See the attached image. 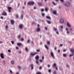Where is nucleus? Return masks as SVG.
I'll return each instance as SVG.
<instances>
[{
  "label": "nucleus",
  "mask_w": 74,
  "mask_h": 74,
  "mask_svg": "<svg viewBox=\"0 0 74 74\" xmlns=\"http://www.w3.org/2000/svg\"><path fill=\"white\" fill-rule=\"evenodd\" d=\"M64 5L66 7H70L71 5L70 3L69 2H66L64 3Z\"/></svg>",
  "instance_id": "f257e3e1"
},
{
  "label": "nucleus",
  "mask_w": 74,
  "mask_h": 74,
  "mask_svg": "<svg viewBox=\"0 0 74 74\" xmlns=\"http://www.w3.org/2000/svg\"><path fill=\"white\" fill-rule=\"evenodd\" d=\"M58 28L60 31L62 32H63V25H60L58 26Z\"/></svg>",
  "instance_id": "f03ea898"
},
{
  "label": "nucleus",
  "mask_w": 74,
  "mask_h": 74,
  "mask_svg": "<svg viewBox=\"0 0 74 74\" xmlns=\"http://www.w3.org/2000/svg\"><path fill=\"white\" fill-rule=\"evenodd\" d=\"M50 55L53 59H55V56H54V53H53V52L51 51Z\"/></svg>",
  "instance_id": "7ed1b4c3"
},
{
  "label": "nucleus",
  "mask_w": 74,
  "mask_h": 74,
  "mask_svg": "<svg viewBox=\"0 0 74 74\" xmlns=\"http://www.w3.org/2000/svg\"><path fill=\"white\" fill-rule=\"evenodd\" d=\"M65 30L66 31V33L67 34H69L70 33V32H69V29L67 27L65 28Z\"/></svg>",
  "instance_id": "20e7f679"
},
{
  "label": "nucleus",
  "mask_w": 74,
  "mask_h": 74,
  "mask_svg": "<svg viewBox=\"0 0 74 74\" xmlns=\"http://www.w3.org/2000/svg\"><path fill=\"white\" fill-rule=\"evenodd\" d=\"M34 4V1H29L27 3L28 5H33Z\"/></svg>",
  "instance_id": "39448f33"
},
{
  "label": "nucleus",
  "mask_w": 74,
  "mask_h": 74,
  "mask_svg": "<svg viewBox=\"0 0 74 74\" xmlns=\"http://www.w3.org/2000/svg\"><path fill=\"white\" fill-rule=\"evenodd\" d=\"M37 54V52H35L34 53H31L30 55L31 56H34L35 55Z\"/></svg>",
  "instance_id": "423d86ee"
},
{
  "label": "nucleus",
  "mask_w": 74,
  "mask_h": 74,
  "mask_svg": "<svg viewBox=\"0 0 74 74\" xmlns=\"http://www.w3.org/2000/svg\"><path fill=\"white\" fill-rule=\"evenodd\" d=\"M60 22L61 23L63 24V23H64V19H63V18H61L60 20Z\"/></svg>",
  "instance_id": "0eeeda50"
},
{
  "label": "nucleus",
  "mask_w": 74,
  "mask_h": 74,
  "mask_svg": "<svg viewBox=\"0 0 74 74\" xmlns=\"http://www.w3.org/2000/svg\"><path fill=\"white\" fill-rule=\"evenodd\" d=\"M2 15H5L6 16L7 15V13L5 11L3 10V12L2 13Z\"/></svg>",
  "instance_id": "6e6552de"
},
{
  "label": "nucleus",
  "mask_w": 74,
  "mask_h": 74,
  "mask_svg": "<svg viewBox=\"0 0 74 74\" xmlns=\"http://www.w3.org/2000/svg\"><path fill=\"white\" fill-rule=\"evenodd\" d=\"M8 11L11 12V10L12 9V8L11 7H8Z\"/></svg>",
  "instance_id": "1a4fd4ad"
},
{
  "label": "nucleus",
  "mask_w": 74,
  "mask_h": 74,
  "mask_svg": "<svg viewBox=\"0 0 74 74\" xmlns=\"http://www.w3.org/2000/svg\"><path fill=\"white\" fill-rule=\"evenodd\" d=\"M66 25L68 27H71V25H70L69 23L67 22Z\"/></svg>",
  "instance_id": "9d476101"
},
{
  "label": "nucleus",
  "mask_w": 74,
  "mask_h": 74,
  "mask_svg": "<svg viewBox=\"0 0 74 74\" xmlns=\"http://www.w3.org/2000/svg\"><path fill=\"white\" fill-rule=\"evenodd\" d=\"M1 58L2 59H3L4 58V54L3 53H1Z\"/></svg>",
  "instance_id": "9b49d317"
},
{
  "label": "nucleus",
  "mask_w": 74,
  "mask_h": 74,
  "mask_svg": "<svg viewBox=\"0 0 74 74\" xmlns=\"http://www.w3.org/2000/svg\"><path fill=\"white\" fill-rule=\"evenodd\" d=\"M17 45L19 46H21L22 45V44L21 43H18L17 44Z\"/></svg>",
  "instance_id": "f8f14e48"
},
{
  "label": "nucleus",
  "mask_w": 74,
  "mask_h": 74,
  "mask_svg": "<svg viewBox=\"0 0 74 74\" xmlns=\"http://www.w3.org/2000/svg\"><path fill=\"white\" fill-rule=\"evenodd\" d=\"M10 22L11 25H14V21L13 20H12L10 21Z\"/></svg>",
  "instance_id": "ddd939ff"
},
{
  "label": "nucleus",
  "mask_w": 74,
  "mask_h": 74,
  "mask_svg": "<svg viewBox=\"0 0 74 74\" xmlns=\"http://www.w3.org/2000/svg\"><path fill=\"white\" fill-rule=\"evenodd\" d=\"M57 12H56V10H54L53 11V13L54 15H56Z\"/></svg>",
  "instance_id": "4468645a"
},
{
  "label": "nucleus",
  "mask_w": 74,
  "mask_h": 74,
  "mask_svg": "<svg viewBox=\"0 0 74 74\" xmlns=\"http://www.w3.org/2000/svg\"><path fill=\"white\" fill-rule=\"evenodd\" d=\"M71 52H72V53H74V49H71L70 50Z\"/></svg>",
  "instance_id": "2eb2a0df"
},
{
  "label": "nucleus",
  "mask_w": 74,
  "mask_h": 74,
  "mask_svg": "<svg viewBox=\"0 0 74 74\" xmlns=\"http://www.w3.org/2000/svg\"><path fill=\"white\" fill-rule=\"evenodd\" d=\"M19 27L20 29H22L23 27V25L20 24L19 25Z\"/></svg>",
  "instance_id": "dca6fc26"
},
{
  "label": "nucleus",
  "mask_w": 74,
  "mask_h": 74,
  "mask_svg": "<svg viewBox=\"0 0 74 74\" xmlns=\"http://www.w3.org/2000/svg\"><path fill=\"white\" fill-rule=\"evenodd\" d=\"M30 66L31 67L32 70H33L34 69L33 66H34V65H33V64H31V65Z\"/></svg>",
  "instance_id": "f3484780"
},
{
  "label": "nucleus",
  "mask_w": 74,
  "mask_h": 74,
  "mask_svg": "<svg viewBox=\"0 0 74 74\" xmlns=\"http://www.w3.org/2000/svg\"><path fill=\"white\" fill-rule=\"evenodd\" d=\"M36 31L37 32H40V28L39 27H38Z\"/></svg>",
  "instance_id": "a211bd4d"
},
{
  "label": "nucleus",
  "mask_w": 74,
  "mask_h": 74,
  "mask_svg": "<svg viewBox=\"0 0 74 74\" xmlns=\"http://www.w3.org/2000/svg\"><path fill=\"white\" fill-rule=\"evenodd\" d=\"M16 17L17 18V19H18V18H19V15H18V14H16Z\"/></svg>",
  "instance_id": "6ab92c4d"
},
{
  "label": "nucleus",
  "mask_w": 74,
  "mask_h": 74,
  "mask_svg": "<svg viewBox=\"0 0 74 74\" xmlns=\"http://www.w3.org/2000/svg\"><path fill=\"white\" fill-rule=\"evenodd\" d=\"M39 58V56L38 55L37 56L35 57V59H36V60H38V59Z\"/></svg>",
  "instance_id": "aec40b11"
},
{
  "label": "nucleus",
  "mask_w": 74,
  "mask_h": 74,
  "mask_svg": "<svg viewBox=\"0 0 74 74\" xmlns=\"http://www.w3.org/2000/svg\"><path fill=\"white\" fill-rule=\"evenodd\" d=\"M11 64H14V63H15V61L14 60H12V61L11 62Z\"/></svg>",
  "instance_id": "412c9836"
},
{
  "label": "nucleus",
  "mask_w": 74,
  "mask_h": 74,
  "mask_svg": "<svg viewBox=\"0 0 74 74\" xmlns=\"http://www.w3.org/2000/svg\"><path fill=\"white\" fill-rule=\"evenodd\" d=\"M51 44V42L50 41H47V45H50V44Z\"/></svg>",
  "instance_id": "4be33fe9"
},
{
  "label": "nucleus",
  "mask_w": 74,
  "mask_h": 74,
  "mask_svg": "<svg viewBox=\"0 0 74 74\" xmlns=\"http://www.w3.org/2000/svg\"><path fill=\"white\" fill-rule=\"evenodd\" d=\"M53 74H57V72H56V71H53Z\"/></svg>",
  "instance_id": "5701e85b"
},
{
  "label": "nucleus",
  "mask_w": 74,
  "mask_h": 74,
  "mask_svg": "<svg viewBox=\"0 0 74 74\" xmlns=\"http://www.w3.org/2000/svg\"><path fill=\"white\" fill-rule=\"evenodd\" d=\"M38 4L39 6H41V5H42V4L40 2L38 3Z\"/></svg>",
  "instance_id": "b1692460"
},
{
  "label": "nucleus",
  "mask_w": 74,
  "mask_h": 74,
  "mask_svg": "<svg viewBox=\"0 0 74 74\" xmlns=\"http://www.w3.org/2000/svg\"><path fill=\"white\" fill-rule=\"evenodd\" d=\"M63 56L65 58L67 57V54L65 53L63 54Z\"/></svg>",
  "instance_id": "393cba45"
},
{
  "label": "nucleus",
  "mask_w": 74,
  "mask_h": 74,
  "mask_svg": "<svg viewBox=\"0 0 74 74\" xmlns=\"http://www.w3.org/2000/svg\"><path fill=\"white\" fill-rule=\"evenodd\" d=\"M45 47L47 49H49V48H48V47L45 45Z\"/></svg>",
  "instance_id": "a878e982"
},
{
  "label": "nucleus",
  "mask_w": 74,
  "mask_h": 74,
  "mask_svg": "<svg viewBox=\"0 0 74 74\" xmlns=\"http://www.w3.org/2000/svg\"><path fill=\"white\" fill-rule=\"evenodd\" d=\"M18 69H19V70H21V69H22V67H21V66L19 65H18Z\"/></svg>",
  "instance_id": "bb28decb"
},
{
  "label": "nucleus",
  "mask_w": 74,
  "mask_h": 74,
  "mask_svg": "<svg viewBox=\"0 0 74 74\" xmlns=\"http://www.w3.org/2000/svg\"><path fill=\"white\" fill-rule=\"evenodd\" d=\"M5 62L4 60L3 61V65H5Z\"/></svg>",
  "instance_id": "cd10ccee"
},
{
  "label": "nucleus",
  "mask_w": 74,
  "mask_h": 74,
  "mask_svg": "<svg viewBox=\"0 0 74 74\" xmlns=\"http://www.w3.org/2000/svg\"><path fill=\"white\" fill-rule=\"evenodd\" d=\"M51 69H49L48 70V72L49 73H51Z\"/></svg>",
  "instance_id": "c85d7f7f"
},
{
  "label": "nucleus",
  "mask_w": 74,
  "mask_h": 74,
  "mask_svg": "<svg viewBox=\"0 0 74 74\" xmlns=\"http://www.w3.org/2000/svg\"><path fill=\"white\" fill-rule=\"evenodd\" d=\"M45 29L46 30H48V27H47L45 26Z\"/></svg>",
  "instance_id": "c756f323"
},
{
  "label": "nucleus",
  "mask_w": 74,
  "mask_h": 74,
  "mask_svg": "<svg viewBox=\"0 0 74 74\" xmlns=\"http://www.w3.org/2000/svg\"><path fill=\"white\" fill-rule=\"evenodd\" d=\"M52 4H53V5H57V4L55 3L54 1L52 2Z\"/></svg>",
  "instance_id": "7c9ffc66"
},
{
  "label": "nucleus",
  "mask_w": 74,
  "mask_h": 74,
  "mask_svg": "<svg viewBox=\"0 0 74 74\" xmlns=\"http://www.w3.org/2000/svg\"><path fill=\"white\" fill-rule=\"evenodd\" d=\"M56 64H53V67H56Z\"/></svg>",
  "instance_id": "2f4dec72"
},
{
  "label": "nucleus",
  "mask_w": 74,
  "mask_h": 74,
  "mask_svg": "<svg viewBox=\"0 0 74 74\" xmlns=\"http://www.w3.org/2000/svg\"><path fill=\"white\" fill-rule=\"evenodd\" d=\"M25 51H26L27 52H28V49L27 48V47H25Z\"/></svg>",
  "instance_id": "473e14b6"
},
{
  "label": "nucleus",
  "mask_w": 74,
  "mask_h": 74,
  "mask_svg": "<svg viewBox=\"0 0 74 74\" xmlns=\"http://www.w3.org/2000/svg\"><path fill=\"white\" fill-rule=\"evenodd\" d=\"M47 18H48V19H50L51 17L49 16H46Z\"/></svg>",
  "instance_id": "72a5a7b5"
},
{
  "label": "nucleus",
  "mask_w": 74,
  "mask_h": 74,
  "mask_svg": "<svg viewBox=\"0 0 74 74\" xmlns=\"http://www.w3.org/2000/svg\"><path fill=\"white\" fill-rule=\"evenodd\" d=\"M66 67H67L69 68V67H70V65H69L68 64H66Z\"/></svg>",
  "instance_id": "f704fd0d"
},
{
  "label": "nucleus",
  "mask_w": 74,
  "mask_h": 74,
  "mask_svg": "<svg viewBox=\"0 0 74 74\" xmlns=\"http://www.w3.org/2000/svg\"><path fill=\"white\" fill-rule=\"evenodd\" d=\"M21 19H23V15H21Z\"/></svg>",
  "instance_id": "c9c22d12"
},
{
  "label": "nucleus",
  "mask_w": 74,
  "mask_h": 74,
  "mask_svg": "<svg viewBox=\"0 0 74 74\" xmlns=\"http://www.w3.org/2000/svg\"><path fill=\"white\" fill-rule=\"evenodd\" d=\"M53 30H54V31H57V29L55 28H53Z\"/></svg>",
  "instance_id": "e433bc0d"
},
{
  "label": "nucleus",
  "mask_w": 74,
  "mask_h": 74,
  "mask_svg": "<svg viewBox=\"0 0 74 74\" xmlns=\"http://www.w3.org/2000/svg\"><path fill=\"white\" fill-rule=\"evenodd\" d=\"M48 8H45V11H48Z\"/></svg>",
  "instance_id": "4c0bfd02"
},
{
  "label": "nucleus",
  "mask_w": 74,
  "mask_h": 74,
  "mask_svg": "<svg viewBox=\"0 0 74 74\" xmlns=\"http://www.w3.org/2000/svg\"><path fill=\"white\" fill-rule=\"evenodd\" d=\"M42 16H44L45 15V13H42Z\"/></svg>",
  "instance_id": "58836bf2"
},
{
  "label": "nucleus",
  "mask_w": 74,
  "mask_h": 74,
  "mask_svg": "<svg viewBox=\"0 0 74 74\" xmlns=\"http://www.w3.org/2000/svg\"><path fill=\"white\" fill-rule=\"evenodd\" d=\"M11 42V43L12 44H13V45L14 44V41H12Z\"/></svg>",
  "instance_id": "ea45409f"
},
{
  "label": "nucleus",
  "mask_w": 74,
  "mask_h": 74,
  "mask_svg": "<svg viewBox=\"0 0 74 74\" xmlns=\"http://www.w3.org/2000/svg\"><path fill=\"white\" fill-rule=\"evenodd\" d=\"M47 22L48 23H49V24L51 23V22L50 21H47Z\"/></svg>",
  "instance_id": "a19ab883"
},
{
  "label": "nucleus",
  "mask_w": 74,
  "mask_h": 74,
  "mask_svg": "<svg viewBox=\"0 0 74 74\" xmlns=\"http://www.w3.org/2000/svg\"><path fill=\"white\" fill-rule=\"evenodd\" d=\"M36 64H38V60H36Z\"/></svg>",
  "instance_id": "79ce46f5"
},
{
  "label": "nucleus",
  "mask_w": 74,
  "mask_h": 74,
  "mask_svg": "<svg viewBox=\"0 0 74 74\" xmlns=\"http://www.w3.org/2000/svg\"><path fill=\"white\" fill-rule=\"evenodd\" d=\"M44 56H42V60H44Z\"/></svg>",
  "instance_id": "37998d69"
},
{
  "label": "nucleus",
  "mask_w": 74,
  "mask_h": 74,
  "mask_svg": "<svg viewBox=\"0 0 74 74\" xmlns=\"http://www.w3.org/2000/svg\"><path fill=\"white\" fill-rule=\"evenodd\" d=\"M36 74H41V73L40 72H38L36 73Z\"/></svg>",
  "instance_id": "c03bdc74"
},
{
  "label": "nucleus",
  "mask_w": 74,
  "mask_h": 74,
  "mask_svg": "<svg viewBox=\"0 0 74 74\" xmlns=\"http://www.w3.org/2000/svg\"><path fill=\"white\" fill-rule=\"evenodd\" d=\"M73 55L74 54H70L69 55V56H70V57H71V56H73Z\"/></svg>",
  "instance_id": "a18cd8bd"
},
{
  "label": "nucleus",
  "mask_w": 74,
  "mask_h": 74,
  "mask_svg": "<svg viewBox=\"0 0 74 74\" xmlns=\"http://www.w3.org/2000/svg\"><path fill=\"white\" fill-rule=\"evenodd\" d=\"M10 73L11 74H12V71L11 70H10Z\"/></svg>",
  "instance_id": "49530a36"
},
{
  "label": "nucleus",
  "mask_w": 74,
  "mask_h": 74,
  "mask_svg": "<svg viewBox=\"0 0 74 74\" xmlns=\"http://www.w3.org/2000/svg\"><path fill=\"white\" fill-rule=\"evenodd\" d=\"M21 40L22 41H24V39H23V38H21Z\"/></svg>",
  "instance_id": "de8ad7c7"
},
{
  "label": "nucleus",
  "mask_w": 74,
  "mask_h": 74,
  "mask_svg": "<svg viewBox=\"0 0 74 74\" xmlns=\"http://www.w3.org/2000/svg\"><path fill=\"white\" fill-rule=\"evenodd\" d=\"M21 38V36L19 35L18 37V38Z\"/></svg>",
  "instance_id": "09e8293b"
},
{
  "label": "nucleus",
  "mask_w": 74,
  "mask_h": 74,
  "mask_svg": "<svg viewBox=\"0 0 74 74\" xmlns=\"http://www.w3.org/2000/svg\"><path fill=\"white\" fill-rule=\"evenodd\" d=\"M5 28L6 29H8V25H6L5 26Z\"/></svg>",
  "instance_id": "8fccbe9b"
},
{
  "label": "nucleus",
  "mask_w": 74,
  "mask_h": 74,
  "mask_svg": "<svg viewBox=\"0 0 74 74\" xmlns=\"http://www.w3.org/2000/svg\"><path fill=\"white\" fill-rule=\"evenodd\" d=\"M19 5H20V3H18V7H19Z\"/></svg>",
  "instance_id": "3c124183"
},
{
  "label": "nucleus",
  "mask_w": 74,
  "mask_h": 74,
  "mask_svg": "<svg viewBox=\"0 0 74 74\" xmlns=\"http://www.w3.org/2000/svg\"><path fill=\"white\" fill-rule=\"evenodd\" d=\"M56 34H59V32H58V31H57L56 32Z\"/></svg>",
  "instance_id": "603ef678"
},
{
  "label": "nucleus",
  "mask_w": 74,
  "mask_h": 74,
  "mask_svg": "<svg viewBox=\"0 0 74 74\" xmlns=\"http://www.w3.org/2000/svg\"><path fill=\"white\" fill-rule=\"evenodd\" d=\"M36 51H37V52H40V49H38L36 50Z\"/></svg>",
  "instance_id": "864d4df0"
},
{
  "label": "nucleus",
  "mask_w": 74,
  "mask_h": 74,
  "mask_svg": "<svg viewBox=\"0 0 74 74\" xmlns=\"http://www.w3.org/2000/svg\"><path fill=\"white\" fill-rule=\"evenodd\" d=\"M27 42L28 43H29V42H30V40H28Z\"/></svg>",
  "instance_id": "5fc2aeb1"
},
{
  "label": "nucleus",
  "mask_w": 74,
  "mask_h": 74,
  "mask_svg": "<svg viewBox=\"0 0 74 74\" xmlns=\"http://www.w3.org/2000/svg\"><path fill=\"white\" fill-rule=\"evenodd\" d=\"M40 62H42V61H43V60H40Z\"/></svg>",
  "instance_id": "6e6d98bb"
},
{
  "label": "nucleus",
  "mask_w": 74,
  "mask_h": 74,
  "mask_svg": "<svg viewBox=\"0 0 74 74\" xmlns=\"http://www.w3.org/2000/svg\"><path fill=\"white\" fill-rule=\"evenodd\" d=\"M8 51L9 52H11V50H10V49H8Z\"/></svg>",
  "instance_id": "4d7b16f0"
},
{
  "label": "nucleus",
  "mask_w": 74,
  "mask_h": 74,
  "mask_svg": "<svg viewBox=\"0 0 74 74\" xmlns=\"http://www.w3.org/2000/svg\"><path fill=\"white\" fill-rule=\"evenodd\" d=\"M47 67H50V65L49 64L48 65Z\"/></svg>",
  "instance_id": "13d9d810"
},
{
  "label": "nucleus",
  "mask_w": 74,
  "mask_h": 74,
  "mask_svg": "<svg viewBox=\"0 0 74 74\" xmlns=\"http://www.w3.org/2000/svg\"><path fill=\"white\" fill-rule=\"evenodd\" d=\"M44 9H42L41 10V11L43 12V11H44Z\"/></svg>",
  "instance_id": "bf43d9fd"
},
{
  "label": "nucleus",
  "mask_w": 74,
  "mask_h": 74,
  "mask_svg": "<svg viewBox=\"0 0 74 74\" xmlns=\"http://www.w3.org/2000/svg\"><path fill=\"white\" fill-rule=\"evenodd\" d=\"M0 18L1 19H3V16H1V17H0Z\"/></svg>",
  "instance_id": "052dcab7"
},
{
  "label": "nucleus",
  "mask_w": 74,
  "mask_h": 74,
  "mask_svg": "<svg viewBox=\"0 0 74 74\" xmlns=\"http://www.w3.org/2000/svg\"><path fill=\"white\" fill-rule=\"evenodd\" d=\"M42 69V67L40 66L39 67V69H40V70H41V69Z\"/></svg>",
  "instance_id": "680f3d73"
},
{
  "label": "nucleus",
  "mask_w": 74,
  "mask_h": 74,
  "mask_svg": "<svg viewBox=\"0 0 74 74\" xmlns=\"http://www.w3.org/2000/svg\"><path fill=\"white\" fill-rule=\"evenodd\" d=\"M63 46V44H61L60 45V47H62Z\"/></svg>",
  "instance_id": "e2e57ef3"
},
{
  "label": "nucleus",
  "mask_w": 74,
  "mask_h": 74,
  "mask_svg": "<svg viewBox=\"0 0 74 74\" xmlns=\"http://www.w3.org/2000/svg\"><path fill=\"white\" fill-rule=\"evenodd\" d=\"M72 30V28L69 29V30H70V31H71V30Z\"/></svg>",
  "instance_id": "0e129e2a"
},
{
  "label": "nucleus",
  "mask_w": 74,
  "mask_h": 74,
  "mask_svg": "<svg viewBox=\"0 0 74 74\" xmlns=\"http://www.w3.org/2000/svg\"><path fill=\"white\" fill-rule=\"evenodd\" d=\"M34 10H36V7H34Z\"/></svg>",
  "instance_id": "69168bd1"
},
{
  "label": "nucleus",
  "mask_w": 74,
  "mask_h": 74,
  "mask_svg": "<svg viewBox=\"0 0 74 74\" xmlns=\"http://www.w3.org/2000/svg\"><path fill=\"white\" fill-rule=\"evenodd\" d=\"M25 6H23L22 7V8L23 9H25Z\"/></svg>",
  "instance_id": "338daca9"
},
{
  "label": "nucleus",
  "mask_w": 74,
  "mask_h": 74,
  "mask_svg": "<svg viewBox=\"0 0 74 74\" xmlns=\"http://www.w3.org/2000/svg\"><path fill=\"white\" fill-rule=\"evenodd\" d=\"M57 49V47H55L54 48V49L56 50Z\"/></svg>",
  "instance_id": "774afa93"
}]
</instances>
